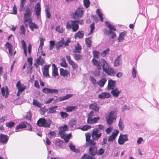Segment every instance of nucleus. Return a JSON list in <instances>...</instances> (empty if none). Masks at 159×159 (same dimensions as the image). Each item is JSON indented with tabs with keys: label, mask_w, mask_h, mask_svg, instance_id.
<instances>
[{
	"label": "nucleus",
	"mask_w": 159,
	"mask_h": 159,
	"mask_svg": "<svg viewBox=\"0 0 159 159\" xmlns=\"http://www.w3.org/2000/svg\"><path fill=\"white\" fill-rule=\"evenodd\" d=\"M41 8L40 7V3H38L34 7V12L38 17L40 14Z\"/></svg>",
	"instance_id": "17"
},
{
	"label": "nucleus",
	"mask_w": 159,
	"mask_h": 159,
	"mask_svg": "<svg viewBox=\"0 0 159 159\" xmlns=\"http://www.w3.org/2000/svg\"><path fill=\"white\" fill-rule=\"evenodd\" d=\"M116 138L113 136V134H112L108 138V142H112Z\"/></svg>",
	"instance_id": "55"
},
{
	"label": "nucleus",
	"mask_w": 159,
	"mask_h": 159,
	"mask_svg": "<svg viewBox=\"0 0 159 159\" xmlns=\"http://www.w3.org/2000/svg\"><path fill=\"white\" fill-rule=\"evenodd\" d=\"M92 61L93 64L97 68V69L95 70L93 74L95 76H99L100 74L99 70L102 69L101 66L99 64L98 61L94 58L93 59Z\"/></svg>",
	"instance_id": "6"
},
{
	"label": "nucleus",
	"mask_w": 159,
	"mask_h": 159,
	"mask_svg": "<svg viewBox=\"0 0 159 159\" xmlns=\"http://www.w3.org/2000/svg\"><path fill=\"white\" fill-rule=\"evenodd\" d=\"M75 49L73 50V52L75 53H80L81 52V50H82V47L80 46L79 43H77L76 45L75 46Z\"/></svg>",
	"instance_id": "22"
},
{
	"label": "nucleus",
	"mask_w": 159,
	"mask_h": 159,
	"mask_svg": "<svg viewBox=\"0 0 159 159\" xmlns=\"http://www.w3.org/2000/svg\"><path fill=\"white\" fill-rule=\"evenodd\" d=\"M43 93L48 94L57 93L58 92V90L57 89H50L47 88H44L42 90Z\"/></svg>",
	"instance_id": "12"
},
{
	"label": "nucleus",
	"mask_w": 159,
	"mask_h": 159,
	"mask_svg": "<svg viewBox=\"0 0 159 159\" xmlns=\"http://www.w3.org/2000/svg\"><path fill=\"white\" fill-rule=\"evenodd\" d=\"M75 59L76 61L82 59L83 58V56L82 55L79 54L75 53L73 56Z\"/></svg>",
	"instance_id": "39"
},
{
	"label": "nucleus",
	"mask_w": 159,
	"mask_h": 159,
	"mask_svg": "<svg viewBox=\"0 0 159 159\" xmlns=\"http://www.w3.org/2000/svg\"><path fill=\"white\" fill-rule=\"evenodd\" d=\"M1 92L3 96L5 95L6 98H7L9 95V92L8 91V88L7 87H2L1 89Z\"/></svg>",
	"instance_id": "18"
},
{
	"label": "nucleus",
	"mask_w": 159,
	"mask_h": 159,
	"mask_svg": "<svg viewBox=\"0 0 159 159\" xmlns=\"http://www.w3.org/2000/svg\"><path fill=\"white\" fill-rule=\"evenodd\" d=\"M50 46L49 47V49L50 50L53 49L54 47L55 44V41L51 40L50 41Z\"/></svg>",
	"instance_id": "51"
},
{
	"label": "nucleus",
	"mask_w": 159,
	"mask_h": 159,
	"mask_svg": "<svg viewBox=\"0 0 159 159\" xmlns=\"http://www.w3.org/2000/svg\"><path fill=\"white\" fill-rule=\"evenodd\" d=\"M50 66V65H44L43 69L42 70L44 76H48V77H50L48 73L49 68Z\"/></svg>",
	"instance_id": "15"
},
{
	"label": "nucleus",
	"mask_w": 159,
	"mask_h": 159,
	"mask_svg": "<svg viewBox=\"0 0 159 159\" xmlns=\"http://www.w3.org/2000/svg\"><path fill=\"white\" fill-rule=\"evenodd\" d=\"M113 128L112 126H110L108 128H107L106 129V133L108 134H110Z\"/></svg>",
	"instance_id": "61"
},
{
	"label": "nucleus",
	"mask_w": 159,
	"mask_h": 159,
	"mask_svg": "<svg viewBox=\"0 0 159 159\" xmlns=\"http://www.w3.org/2000/svg\"><path fill=\"white\" fill-rule=\"evenodd\" d=\"M126 33V32L124 31L120 34L118 39L119 42H120L123 41L124 39V36Z\"/></svg>",
	"instance_id": "33"
},
{
	"label": "nucleus",
	"mask_w": 159,
	"mask_h": 159,
	"mask_svg": "<svg viewBox=\"0 0 159 159\" xmlns=\"http://www.w3.org/2000/svg\"><path fill=\"white\" fill-rule=\"evenodd\" d=\"M94 140L91 139L87 141L86 144V146H96V143Z\"/></svg>",
	"instance_id": "34"
},
{
	"label": "nucleus",
	"mask_w": 159,
	"mask_h": 159,
	"mask_svg": "<svg viewBox=\"0 0 159 159\" xmlns=\"http://www.w3.org/2000/svg\"><path fill=\"white\" fill-rule=\"evenodd\" d=\"M33 104L35 106L41 108L42 107V104L39 103L37 100L34 99H33Z\"/></svg>",
	"instance_id": "41"
},
{
	"label": "nucleus",
	"mask_w": 159,
	"mask_h": 159,
	"mask_svg": "<svg viewBox=\"0 0 159 159\" xmlns=\"http://www.w3.org/2000/svg\"><path fill=\"white\" fill-rule=\"evenodd\" d=\"M110 51V49L107 48L106 50L104 51L101 53V56L102 57H105L107 54Z\"/></svg>",
	"instance_id": "44"
},
{
	"label": "nucleus",
	"mask_w": 159,
	"mask_h": 159,
	"mask_svg": "<svg viewBox=\"0 0 159 159\" xmlns=\"http://www.w3.org/2000/svg\"><path fill=\"white\" fill-rule=\"evenodd\" d=\"M100 119V117L98 116L93 118V117H88L87 122L89 124L92 125L97 123Z\"/></svg>",
	"instance_id": "10"
},
{
	"label": "nucleus",
	"mask_w": 159,
	"mask_h": 159,
	"mask_svg": "<svg viewBox=\"0 0 159 159\" xmlns=\"http://www.w3.org/2000/svg\"><path fill=\"white\" fill-rule=\"evenodd\" d=\"M74 36L75 38H76L77 37L80 39L83 38L84 36V31L83 30L79 31L75 34Z\"/></svg>",
	"instance_id": "29"
},
{
	"label": "nucleus",
	"mask_w": 159,
	"mask_h": 159,
	"mask_svg": "<svg viewBox=\"0 0 159 159\" xmlns=\"http://www.w3.org/2000/svg\"><path fill=\"white\" fill-rule=\"evenodd\" d=\"M104 150L102 148H101L98 150H97V154L98 155H102L104 152Z\"/></svg>",
	"instance_id": "62"
},
{
	"label": "nucleus",
	"mask_w": 159,
	"mask_h": 159,
	"mask_svg": "<svg viewBox=\"0 0 159 159\" xmlns=\"http://www.w3.org/2000/svg\"><path fill=\"white\" fill-rule=\"evenodd\" d=\"M128 140L127 134H121L119 137L118 142L120 144H123L125 141Z\"/></svg>",
	"instance_id": "9"
},
{
	"label": "nucleus",
	"mask_w": 159,
	"mask_h": 159,
	"mask_svg": "<svg viewBox=\"0 0 159 159\" xmlns=\"http://www.w3.org/2000/svg\"><path fill=\"white\" fill-rule=\"evenodd\" d=\"M105 25H106V26H107L109 28V29L110 30H111V31L112 30L114 31L116 30V28H115V27H114L113 26L109 24L107 21H106L105 22Z\"/></svg>",
	"instance_id": "38"
},
{
	"label": "nucleus",
	"mask_w": 159,
	"mask_h": 159,
	"mask_svg": "<svg viewBox=\"0 0 159 159\" xmlns=\"http://www.w3.org/2000/svg\"><path fill=\"white\" fill-rule=\"evenodd\" d=\"M45 12L46 14V17L48 18H50L51 17V15L48 8L46 9Z\"/></svg>",
	"instance_id": "63"
},
{
	"label": "nucleus",
	"mask_w": 159,
	"mask_h": 159,
	"mask_svg": "<svg viewBox=\"0 0 159 159\" xmlns=\"http://www.w3.org/2000/svg\"><path fill=\"white\" fill-rule=\"evenodd\" d=\"M90 27L91 28V30L89 33L88 34L89 35L90 34H92L95 29L94 23H93L90 25Z\"/></svg>",
	"instance_id": "60"
},
{
	"label": "nucleus",
	"mask_w": 159,
	"mask_h": 159,
	"mask_svg": "<svg viewBox=\"0 0 159 159\" xmlns=\"http://www.w3.org/2000/svg\"><path fill=\"white\" fill-rule=\"evenodd\" d=\"M89 108L93 110L95 112H98L99 111V108L97 106V105L95 103H92L89 105Z\"/></svg>",
	"instance_id": "23"
},
{
	"label": "nucleus",
	"mask_w": 159,
	"mask_h": 159,
	"mask_svg": "<svg viewBox=\"0 0 159 159\" xmlns=\"http://www.w3.org/2000/svg\"><path fill=\"white\" fill-rule=\"evenodd\" d=\"M111 95L108 93H102L99 95L98 98L101 99H104L108 98L110 97Z\"/></svg>",
	"instance_id": "21"
},
{
	"label": "nucleus",
	"mask_w": 159,
	"mask_h": 159,
	"mask_svg": "<svg viewBox=\"0 0 159 159\" xmlns=\"http://www.w3.org/2000/svg\"><path fill=\"white\" fill-rule=\"evenodd\" d=\"M79 27V25L76 23L75 20H70L66 23V29L68 30L72 29L73 32L76 31Z\"/></svg>",
	"instance_id": "2"
},
{
	"label": "nucleus",
	"mask_w": 159,
	"mask_h": 159,
	"mask_svg": "<svg viewBox=\"0 0 159 159\" xmlns=\"http://www.w3.org/2000/svg\"><path fill=\"white\" fill-rule=\"evenodd\" d=\"M64 43V41L63 38H62L61 40L57 42L56 45V48L57 49L60 48V47L63 46Z\"/></svg>",
	"instance_id": "30"
},
{
	"label": "nucleus",
	"mask_w": 159,
	"mask_h": 159,
	"mask_svg": "<svg viewBox=\"0 0 159 159\" xmlns=\"http://www.w3.org/2000/svg\"><path fill=\"white\" fill-rule=\"evenodd\" d=\"M108 32L109 33L108 34L111 38L114 39L116 37V34L115 32L111 31H108Z\"/></svg>",
	"instance_id": "57"
},
{
	"label": "nucleus",
	"mask_w": 159,
	"mask_h": 159,
	"mask_svg": "<svg viewBox=\"0 0 159 159\" xmlns=\"http://www.w3.org/2000/svg\"><path fill=\"white\" fill-rule=\"evenodd\" d=\"M62 118L64 119L68 116V114L66 112L63 111H61L60 113Z\"/></svg>",
	"instance_id": "48"
},
{
	"label": "nucleus",
	"mask_w": 159,
	"mask_h": 159,
	"mask_svg": "<svg viewBox=\"0 0 159 159\" xmlns=\"http://www.w3.org/2000/svg\"><path fill=\"white\" fill-rule=\"evenodd\" d=\"M57 106H56L52 107L49 108L48 113L50 114L56 112V109L57 108Z\"/></svg>",
	"instance_id": "36"
},
{
	"label": "nucleus",
	"mask_w": 159,
	"mask_h": 159,
	"mask_svg": "<svg viewBox=\"0 0 159 159\" xmlns=\"http://www.w3.org/2000/svg\"><path fill=\"white\" fill-rule=\"evenodd\" d=\"M81 159H93L92 157L88 155L87 154H84L83 155Z\"/></svg>",
	"instance_id": "58"
},
{
	"label": "nucleus",
	"mask_w": 159,
	"mask_h": 159,
	"mask_svg": "<svg viewBox=\"0 0 159 159\" xmlns=\"http://www.w3.org/2000/svg\"><path fill=\"white\" fill-rule=\"evenodd\" d=\"M121 92V90H119L117 88H116L112 89L111 93L114 97H117Z\"/></svg>",
	"instance_id": "19"
},
{
	"label": "nucleus",
	"mask_w": 159,
	"mask_h": 159,
	"mask_svg": "<svg viewBox=\"0 0 159 159\" xmlns=\"http://www.w3.org/2000/svg\"><path fill=\"white\" fill-rule=\"evenodd\" d=\"M90 80L91 81V83L93 84H97V82L95 79L92 76H90Z\"/></svg>",
	"instance_id": "59"
},
{
	"label": "nucleus",
	"mask_w": 159,
	"mask_h": 159,
	"mask_svg": "<svg viewBox=\"0 0 159 159\" xmlns=\"http://www.w3.org/2000/svg\"><path fill=\"white\" fill-rule=\"evenodd\" d=\"M39 59V63L40 65L42 66L45 63L44 60L42 57L41 56H40L38 58H37V60Z\"/></svg>",
	"instance_id": "52"
},
{
	"label": "nucleus",
	"mask_w": 159,
	"mask_h": 159,
	"mask_svg": "<svg viewBox=\"0 0 159 159\" xmlns=\"http://www.w3.org/2000/svg\"><path fill=\"white\" fill-rule=\"evenodd\" d=\"M102 135V133L97 131V129H94L92 132V137L93 140H98Z\"/></svg>",
	"instance_id": "7"
},
{
	"label": "nucleus",
	"mask_w": 159,
	"mask_h": 159,
	"mask_svg": "<svg viewBox=\"0 0 159 159\" xmlns=\"http://www.w3.org/2000/svg\"><path fill=\"white\" fill-rule=\"evenodd\" d=\"M121 118H120L118 123V126L120 129V130H122L124 128V126L123 125V122L122 121H121Z\"/></svg>",
	"instance_id": "47"
},
{
	"label": "nucleus",
	"mask_w": 159,
	"mask_h": 159,
	"mask_svg": "<svg viewBox=\"0 0 159 159\" xmlns=\"http://www.w3.org/2000/svg\"><path fill=\"white\" fill-rule=\"evenodd\" d=\"M63 142L62 140L59 139L56 140L55 142V144L60 147H61V145L63 144Z\"/></svg>",
	"instance_id": "46"
},
{
	"label": "nucleus",
	"mask_w": 159,
	"mask_h": 159,
	"mask_svg": "<svg viewBox=\"0 0 159 159\" xmlns=\"http://www.w3.org/2000/svg\"><path fill=\"white\" fill-rule=\"evenodd\" d=\"M27 122L24 121L21 122L20 124L16 128V132H17L19 131V130L20 129H23L25 128L26 127V125Z\"/></svg>",
	"instance_id": "20"
},
{
	"label": "nucleus",
	"mask_w": 159,
	"mask_h": 159,
	"mask_svg": "<svg viewBox=\"0 0 159 159\" xmlns=\"http://www.w3.org/2000/svg\"><path fill=\"white\" fill-rule=\"evenodd\" d=\"M116 114L115 111H111L106 116L105 119L107 124L109 125H111L116 121Z\"/></svg>",
	"instance_id": "3"
},
{
	"label": "nucleus",
	"mask_w": 159,
	"mask_h": 159,
	"mask_svg": "<svg viewBox=\"0 0 159 159\" xmlns=\"http://www.w3.org/2000/svg\"><path fill=\"white\" fill-rule=\"evenodd\" d=\"M83 3L84 5L86 8H88L89 7L90 3L89 0H84Z\"/></svg>",
	"instance_id": "50"
},
{
	"label": "nucleus",
	"mask_w": 159,
	"mask_h": 159,
	"mask_svg": "<svg viewBox=\"0 0 159 159\" xmlns=\"http://www.w3.org/2000/svg\"><path fill=\"white\" fill-rule=\"evenodd\" d=\"M105 72L108 75L111 76H114L116 73V72L114 69L109 68V67L107 69V71Z\"/></svg>",
	"instance_id": "25"
},
{
	"label": "nucleus",
	"mask_w": 159,
	"mask_h": 159,
	"mask_svg": "<svg viewBox=\"0 0 159 159\" xmlns=\"http://www.w3.org/2000/svg\"><path fill=\"white\" fill-rule=\"evenodd\" d=\"M77 109V107L75 106H68L66 107L65 110L67 112H71L75 111Z\"/></svg>",
	"instance_id": "28"
},
{
	"label": "nucleus",
	"mask_w": 159,
	"mask_h": 159,
	"mask_svg": "<svg viewBox=\"0 0 159 159\" xmlns=\"http://www.w3.org/2000/svg\"><path fill=\"white\" fill-rule=\"evenodd\" d=\"M9 136L6 134H0V143L3 144H6L7 142Z\"/></svg>",
	"instance_id": "11"
},
{
	"label": "nucleus",
	"mask_w": 159,
	"mask_h": 159,
	"mask_svg": "<svg viewBox=\"0 0 159 159\" xmlns=\"http://www.w3.org/2000/svg\"><path fill=\"white\" fill-rule=\"evenodd\" d=\"M25 118L27 120H31V112L30 111L27 112L25 116Z\"/></svg>",
	"instance_id": "49"
},
{
	"label": "nucleus",
	"mask_w": 159,
	"mask_h": 159,
	"mask_svg": "<svg viewBox=\"0 0 159 159\" xmlns=\"http://www.w3.org/2000/svg\"><path fill=\"white\" fill-rule=\"evenodd\" d=\"M66 57L69 63L72 66V67L74 69H76L78 67V66L77 64L75 63L71 59L70 56L67 55L66 56Z\"/></svg>",
	"instance_id": "14"
},
{
	"label": "nucleus",
	"mask_w": 159,
	"mask_h": 159,
	"mask_svg": "<svg viewBox=\"0 0 159 159\" xmlns=\"http://www.w3.org/2000/svg\"><path fill=\"white\" fill-rule=\"evenodd\" d=\"M52 66L53 68L52 69V75L54 77H56L58 75L57 69L55 64H52Z\"/></svg>",
	"instance_id": "26"
},
{
	"label": "nucleus",
	"mask_w": 159,
	"mask_h": 159,
	"mask_svg": "<svg viewBox=\"0 0 159 159\" xmlns=\"http://www.w3.org/2000/svg\"><path fill=\"white\" fill-rule=\"evenodd\" d=\"M29 23V27L30 28H31L32 29H38L39 28V26L35 24V23L32 22V20L31 21H28Z\"/></svg>",
	"instance_id": "37"
},
{
	"label": "nucleus",
	"mask_w": 159,
	"mask_h": 159,
	"mask_svg": "<svg viewBox=\"0 0 159 159\" xmlns=\"http://www.w3.org/2000/svg\"><path fill=\"white\" fill-rule=\"evenodd\" d=\"M69 147L70 149L72 151L76 153H78L79 152V150L78 149L75 148V146L73 145L71 143H69Z\"/></svg>",
	"instance_id": "32"
},
{
	"label": "nucleus",
	"mask_w": 159,
	"mask_h": 159,
	"mask_svg": "<svg viewBox=\"0 0 159 159\" xmlns=\"http://www.w3.org/2000/svg\"><path fill=\"white\" fill-rule=\"evenodd\" d=\"M70 135L68 134L67 135H66L65 134L61 135V138L62 139H64V140L66 142H68L69 141V139H70Z\"/></svg>",
	"instance_id": "45"
},
{
	"label": "nucleus",
	"mask_w": 159,
	"mask_h": 159,
	"mask_svg": "<svg viewBox=\"0 0 159 159\" xmlns=\"http://www.w3.org/2000/svg\"><path fill=\"white\" fill-rule=\"evenodd\" d=\"M5 46L8 49L9 54L10 55H12V50L13 47L11 44L7 42L5 44Z\"/></svg>",
	"instance_id": "27"
},
{
	"label": "nucleus",
	"mask_w": 159,
	"mask_h": 159,
	"mask_svg": "<svg viewBox=\"0 0 159 159\" xmlns=\"http://www.w3.org/2000/svg\"><path fill=\"white\" fill-rule=\"evenodd\" d=\"M120 56H117L114 62V66H119L120 64Z\"/></svg>",
	"instance_id": "40"
},
{
	"label": "nucleus",
	"mask_w": 159,
	"mask_h": 159,
	"mask_svg": "<svg viewBox=\"0 0 159 159\" xmlns=\"http://www.w3.org/2000/svg\"><path fill=\"white\" fill-rule=\"evenodd\" d=\"M15 125V123L14 122L10 121L6 124V126L9 128H11L14 126Z\"/></svg>",
	"instance_id": "42"
},
{
	"label": "nucleus",
	"mask_w": 159,
	"mask_h": 159,
	"mask_svg": "<svg viewBox=\"0 0 159 159\" xmlns=\"http://www.w3.org/2000/svg\"><path fill=\"white\" fill-rule=\"evenodd\" d=\"M60 71L61 75L62 76H67L68 73V72L67 70H65L62 68L60 69Z\"/></svg>",
	"instance_id": "35"
},
{
	"label": "nucleus",
	"mask_w": 159,
	"mask_h": 159,
	"mask_svg": "<svg viewBox=\"0 0 159 159\" xmlns=\"http://www.w3.org/2000/svg\"><path fill=\"white\" fill-rule=\"evenodd\" d=\"M116 81L109 79L108 80L107 89H112L115 88V85L116 84Z\"/></svg>",
	"instance_id": "13"
},
{
	"label": "nucleus",
	"mask_w": 159,
	"mask_h": 159,
	"mask_svg": "<svg viewBox=\"0 0 159 159\" xmlns=\"http://www.w3.org/2000/svg\"><path fill=\"white\" fill-rule=\"evenodd\" d=\"M32 10L29 7L25 8V13L24 15V20L25 23L31 21L32 19L31 17L32 14Z\"/></svg>",
	"instance_id": "5"
},
{
	"label": "nucleus",
	"mask_w": 159,
	"mask_h": 159,
	"mask_svg": "<svg viewBox=\"0 0 159 159\" xmlns=\"http://www.w3.org/2000/svg\"><path fill=\"white\" fill-rule=\"evenodd\" d=\"M99 52L97 51H94L93 52V57L96 58H98L100 55Z\"/></svg>",
	"instance_id": "53"
},
{
	"label": "nucleus",
	"mask_w": 159,
	"mask_h": 159,
	"mask_svg": "<svg viewBox=\"0 0 159 159\" xmlns=\"http://www.w3.org/2000/svg\"><path fill=\"white\" fill-rule=\"evenodd\" d=\"M52 122L49 119L40 118L37 121V124L39 126L49 127Z\"/></svg>",
	"instance_id": "4"
},
{
	"label": "nucleus",
	"mask_w": 159,
	"mask_h": 159,
	"mask_svg": "<svg viewBox=\"0 0 159 159\" xmlns=\"http://www.w3.org/2000/svg\"><path fill=\"white\" fill-rule=\"evenodd\" d=\"M20 30L21 32L20 33V34H22L24 35L25 34V30L24 26L23 25H22L20 26Z\"/></svg>",
	"instance_id": "56"
},
{
	"label": "nucleus",
	"mask_w": 159,
	"mask_h": 159,
	"mask_svg": "<svg viewBox=\"0 0 159 159\" xmlns=\"http://www.w3.org/2000/svg\"><path fill=\"white\" fill-rule=\"evenodd\" d=\"M85 42L87 46L89 48L91 46L92 41L90 38H86L85 39Z\"/></svg>",
	"instance_id": "43"
},
{
	"label": "nucleus",
	"mask_w": 159,
	"mask_h": 159,
	"mask_svg": "<svg viewBox=\"0 0 159 159\" xmlns=\"http://www.w3.org/2000/svg\"><path fill=\"white\" fill-rule=\"evenodd\" d=\"M98 62L100 66H101L102 67L103 71H107V69L109 68V66L106 61L103 59H101Z\"/></svg>",
	"instance_id": "8"
},
{
	"label": "nucleus",
	"mask_w": 159,
	"mask_h": 159,
	"mask_svg": "<svg viewBox=\"0 0 159 159\" xmlns=\"http://www.w3.org/2000/svg\"><path fill=\"white\" fill-rule=\"evenodd\" d=\"M97 148L96 146H90L89 149V154L93 156L97 154Z\"/></svg>",
	"instance_id": "16"
},
{
	"label": "nucleus",
	"mask_w": 159,
	"mask_h": 159,
	"mask_svg": "<svg viewBox=\"0 0 159 159\" xmlns=\"http://www.w3.org/2000/svg\"><path fill=\"white\" fill-rule=\"evenodd\" d=\"M26 126V128H27L26 130H28L30 131H32V127L30 124L28 123L27 122Z\"/></svg>",
	"instance_id": "64"
},
{
	"label": "nucleus",
	"mask_w": 159,
	"mask_h": 159,
	"mask_svg": "<svg viewBox=\"0 0 159 159\" xmlns=\"http://www.w3.org/2000/svg\"><path fill=\"white\" fill-rule=\"evenodd\" d=\"M91 128V126L88 125H85L83 126L81 128V129L83 131H86Z\"/></svg>",
	"instance_id": "54"
},
{
	"label": "nucleus",
	"mask_w": 159,
	"mask_h": 159,
	"mask_svg": "<svg viewBox=\"0 0 159 159\" xmlns=\"http://www.w3.org/2000/svg\"><path fill=\"white\" fill-rule=\"evenodd\" d=\"M68 130V127L66 125H64L63 126H61L60 127V130L58 134L62 135L64 134V132L65 131H67Z\"/></svg>",
	"instance_id": "24"
},
{
	"label": "nucleus",
	"mask_w": 159,
	"mask_h": 159,
	"mask_svg": "<svg viewBox=\"0 0 159 159\" xmlns=\"http://www.w3.org/2000/svg\"><path fill=\"white\" fill-rule=\"evenodd\" d=\"M84 13V8L82 6H80L76 8L75 12L71 13V16L72 19H80L83 16Z\"/></svg>",
	"instance_id": "1"
},
{
	"label": "nucleus",
	"mask_w": 159,
	"mask_h": 159,
	"mask_svg": "<svg viewBox=\"0 0 159 159\" xmlns=\"http://www.w3.org/2000/svg\"><path fill=\"white\" fill-rule=\"evenodd\" d=\"M107 81V80L105 78H102L101 80H99L97 83V84L101 87H103L106 82Z\"/></svg>",
	"instance_id": "31"
}]
</instances>
